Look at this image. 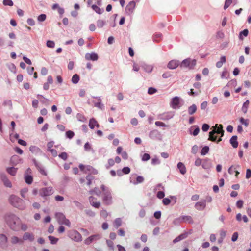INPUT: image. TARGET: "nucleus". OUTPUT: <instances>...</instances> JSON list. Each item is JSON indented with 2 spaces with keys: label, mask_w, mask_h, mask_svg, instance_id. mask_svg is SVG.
I'll use <instances>...</instances> for the list:
<instances>
[{
  "label": "nucleus",
  "mask_w": 251,
  "mask_h": 251,
  "mask_svg": "<svg viewBox=\"0 0 251 251\" xmlns=\"http://www.w3.org/2000/svg\"><path fill=\"white\" fill-rule=\"evenodd\" d=\"M5 222L8 226L13 231H19L20 230L21 220L15 214L7 212L4 216Z\"/></svg>",
  "instance_id": "nucleus-1"
},
{
  "label": "nucleus",
  "mask_w": 251,
  "mask_h": 251,
  "mask_svg": "<svg viewBox=\"0 0 251 251\" xmlns=\"http://www.w3.org/2000/svg\"><path fill=\"white\" fill-rule=\"evenodd\" d=\"M100 188L102 191V201L103 204L106 205H111L112 203V197L110 189L104 185H101Z\"/></svg>",
  "instance_id": "nucleus-2"
},
{
  "label": "nucleus",
  "mask_w": 251,
  "mask_h": 251,
  "mask_svg": "<svg viewBox=\"0 0 251 251\" xmlns=\"http://www.w3.org/2000/svg\"><path fill=\"white\" fill-rule=\"evenodd\" d=\"M9 202L13 206L20 210H24L25 208L23 200L15 195H12L10 196Z\"/></svg>",
  "instance_id": "nucleus-3"
},
{
  "label": "nucleus",
  "mask_w": 251,
  "mask_h": 251,
  "mask_svg": "<svg viewBox=\"0 0 251 251\" xmlns=\"http://www.w3.org/2000/svg\"><path fill=\"white\" fill-rule=\"evenodd\" d=\"M196 64V60L187 58L181 62L180 67L181 68H188L189 69H192Z\"/></svg>",
  "instance_id": "nucleus-4"
},
{
  "label": "nucleus",
  "mask_w": 251,
  "mask_h": 251,
  "mask_svg": "<svg viewBox=\"0 0 251 251\" xmlns=\"http://www.w3.org/2000/svg\"><path fill=\"white\" fill-rule=\"evenodd\" d=\"M68 236L75 242H79L82 240L81 234L76 230H72L68 232Z\"/></svg>",
  "instance_id": "nucleus-5"
},
{
  "label": "nucleus",
  "mask_w": 251,
  "mask_h": 251,
  "mask_svg": "<svg viewBox=\"0 0 251 251\" xmlns=\"http://www.w3.org/2000/svg\"><path fill=\"white\" fill-rule=\"evenodd\" d=\"M53 193V189L51 187L42 188L39 190L40 195L43 197L51 195Z\"/></svg>",
  "instance_id": "nucleus-6"
},
{
  "label": "nucleus",
  "mask_w": 251,
  "mask_h": 251,
  "mask_svg": "<svg viewBox=\"0 0 251 251\" xmlns=\"http://www.w3.org/2000/svg\"><path fill=\"white\" fill-rule=\"evenodd\" d=\"M101 238V236L99 234H94L86 238L84 240V243L86 245H90L91 243L97 241Z\"/></svg>",
  "instance_id": "nucleus-7"
},
{
  "label": "nucleus",
  "mask_w": 251,
  "mask_h": 251,
  "mask_svg": "<svg viewBox=\"0 0 251 251\" xmlns=\"http://www.w3.org/2000/svg\"><path fill=\"white\" fill-rule=\"evenodd\" d=\"M0 246L3 249L8 247V238L4 234H0Z\"/></svg>",
  "instance_id": "nucleus-8"
},
{
  "label": "nucleus",
  "mask_w": 251,
  "mask_h": 251,
  "mask_svg": "<svg viewBox=\"0 0 251 251\" xmlns=\"http://www.w3.org/2000/svg\"><path fill=\"white\" fill-rule=\"evenodd\" d=\"M23 162V159L16 155H13L10 160V164L12 166H16L19 163Z\"/></svg>",
  "instance_id": "nucleus-9"
},
{
  "label": "nucleus",
  "mask_w": 251,
  "mask_h": 251,
  "mask_svg": "<svg viewBox=\"0 0 251 251\" xmlns=\"http://www.w3.org/2000/svg\"><path fill=\"white\" fill-rule=\"evenodd\" d=\"M149 137L153 140H160L162 136L157 130H154L150 132Z\"/></svg>",
  "instance_id": "nucleus-10"
},
{
  "label": "nucleus",
  "mask_w": 251,
  "mask_h": 251,
  "mask_svg": "<svg viewBox=\"0 0 251 251\" xmlns=\"http://www.w3.org/2000/svg\"><path fill=\"white\" fill-rule=\"evenodd\" d=\"M34 235L33 233L28 232H25L23 236V241L28 240L30 242H33L34 240Z\"/></svg>",
  "instance_id": "nucleus-11"
},
{
  "label": "nucleus",
  "mask_w": 251,
  "mask_h": 251,
  "mask_svg": "<svg viewBox=\"0 0 251 251\" xmlns=\"http://www.w3.org/2000/svg\"><path fill=\"white\" fill-rule=\"evenodd\" d=\"M0 178L2 181L4 185L7 187L11 188L12 187V184L9 179L7 178L5 174H2L0 175Z\"/></svg>",
  "instance_id": "nucleus-12"
},
{
  "label": "nucleus",
  "mask_w": 251,
  "mask_h": 251,
  "mask_svg": "<svg viewBox=\"0 0 251 251\" xmlns=\"http://www.w3.org/2000/svg\"><path fill=\"white\" fill-rule=\"evenodd\" d=\"M135 2L134 1L130 2L126 6V12L129 14H131L135 7Z\"/></svg>",
  "instance_id": "nucleus-13"
},
{
  "label": "nucleus",
  "mask_w": 251,
  "mask_h": 251,
  "mask_svg": "<svg viewBox=\"0 0 251 251\" xmlns=\"http://www.w3.org/2000/svg\"><path fill=\"white\" fill-rule=\"evenodd\" d=\"M205 207H206V201L205 200H203L202 201L197 202L195 205V208L198 210H202L205 208Z\"/></svg>",
  "instance_id": "nucleus-14"
},
{
  "label": "nucleus",
  "mask_w": 251,
  "mask_h": 251,
  "mask_svg": "<svg viewBox=\"0 0 251 251\" xmlns=\"http://www.w3.org/2000/svg\"><path fill=\"white\" fill-rule=\"evenodd\" d=\"M85 58L87 60L97 61L98 59V55L94 52L88 53L85 54Z\"/></svg>",
  "instance_id": "nucleus-15"
},
{
  "label": "nucleus",
  "mask_w": 251,
  "mask_h": 251,
  "mask_svg": "<svg viewBox=\"0 0 251 251\" xmlns=\"http://www.w3.org/2000/svg\"><path fill=\"white\" fill-rule=\"evenodd\" d=\"M218 124H216L215 126L213 127L214 129L212 131H215V134H220L221 137L224 136V131L223 129V126L219 125V126L217 127Z\"/></svg>",
  "instance_id": "nucleus-16"
},
{
  "label": "nucleus",
  "mask_w": 251,
  "mask_h": 251,
  "mask_svg": "<svg viewBox=\"0 0 251 251\" xmlns=\"http://www.w3.org/2000/svg\"><path fill=\"white\" fill-rule=\"evenodd\" d=\"M96 199L93 196H90L89 197V201L90 204L94 207L99 208L100 205V202H95V201Z\"/></svg>",
  "instance_id": "nucleus-17"
},
{
  "label": "nucleus",
  "mask_w": 251,
  "mask_h": 251,
  "mask_svg": "<svg viewBox=\"0 0 251 251\" xmlns=\"http://www.w3.org/2000/svg\"><path fill=\"white\" fill-rule=\"evenodd\" d=\"M55 218H56L57 222L59 224H61L62 222L66 219L65 215L61 212H57L55 213Z\"/></svg>",
  "instance_id": "nucleus-18"
},
{
  "label": "nucleus",
  "mask_w": 251,
  "mask_h": 251,
  "mask_svg": "<svg viewBox=\"0 0 251 251\" xmlns=\"http://www.w3.org/2000/svg\"><path fill=\"white\" fill-rule=\"evenodd\" d=\"M182 100L178 97H174V109L179 108L182 104Z\"/></svg>",
  "instance_id": "nucleus-19"
},
{
  "label": "nucleus",
  "mask_w": 251,
  "mask_h": 251,
  "mask_svg": "<svg viewBox=\"0 0 251 251\" xmlns=\"http://www.w3.org/2000/svg\"><path fill=\"white\" fill-rule=\"evenodd\" d=\"M90 173L89 174L97 175L98 173V171L90 165L86 166V170L85 171V173Z\"/></svg>",
  "instance_id": "nucleus-20"
},
{
  "label": "nucleus",
  "mask_w": 251,
  "mask_h": 251,
  "mask_svg": "<svg viewBox=\"0 0 251 251\" xmlns=\"http://www.w3.org/2000/svg\"><path fill=\"white\" fill-rule=\"evenodd\" d=\"M177 169L179 170L180 173L184 175L186 172V169L184 164L181 162H179L177 164Z\"/></svg>",
  "instance_id": "nucleus-21"
},
{
  "label": "nucleus",
  "mask_w": 251,
  "mask_h": 251,
  "mask_svg": "<svg viewBox=\"0 0 251 251\" xmlns=\"http://www.w3.org/2000/svg\"><path fill=\"white\" fill-rule=\"evenodd\" d=\"M89 126L91 129H94L95 126L99 127L98 123L94 118H92L90 120Z\"/></svg>",
  "instance_id": "nucleus-22"
},
{
  "label": "nucleus",
  "mask_w": 251,
  "mask_h": 251,
  "mask_svg": "<svg viewBox=\"0 0 251 251\" xmlns=\"http://www.w3.org/2000/svg\"><path fill=\"white\" fill-rule=\"evenodd\" d=\"M230 143L233 148H237L238 146V142L237 141V136H233L230 139Z\"/></svg>",
  "instance_id": "nucleus-23"
},
{
  "label": "nucleus",
  "mask_w": 251,
  "mask_h": 251,
  "mask_svg": "<svg viewBox=\"0 0 251 251\" xmlns=\"http://www.w3.org/2000/svg\"><path fill=\"white\" fill-rule=\"evenodd\" d=\"M6 171L10 175L15 176L17 173V168L14 167H8L6 169Z\"/></svg>",
  "instance_id": "nucleus-24"
},
{
  "label": "nucleus",
  "mask_w": 251,
  "mask_h": 251,
  "mask_svg": "<svg viewBox=\"0 0 251 251\" xmlns=\"http://www.w3.org/2000/svg\"><path fill=\"white\" fill-rule=\"evenodd\" d=\"M144 181V178L142 176H139L135 178V181L131 180V183L134 185H137L138 183H141L143 182Z\"/></svg>",
  "instance_id": "nucleus-25"
},
{
  "label": "nucleus",
  "mask_w": 251,
  "mask_h": 251,
  "mask_svg": "<svg viewBox=\"0 0 251 251\" xmlns=\"http://www.w3.org/2000/svg\"><path fill=\"white\" fill-rule=\"evenodd\" d=\"M11 242L13 244H16L17 243H23V241L22 239H19L18 237L14 236L11 238Z\"/></svg>",
  "instance_id": "nucleus-26"
},
{
  "label": "nucleus",
  "mask_w": 251,
  "mask_h": 251,
  "mask_svg": "<svg viewBox=\"0 0 251 251\" xmlns=\"http://www.w3.org/2000/svg\"><path fill=\"white\" fill-rule=\"evenodd\" d=\"M240 168L239 165H232L228 169V172L229 174L230 175L233 174V173L235 172L236 170Z\"/></svg>",
  "instance_id": "nucleus-27"
},
{
  "label": "nucleus",
  "mask_w": 251,
  "mask_h": 251,
  "mask_svg": "<svg viewBox=\"0 0 251 251\" xmlns=\"http://www.w3.org/2000/svg\"><path fill=\"white\" fill-rule=\"evenodd\" d=\"M187 237V233L181 234V235H180L179 236H178V237H177L174 240V243L179 242V241H181V240L186 238Z\"/></svg>",
  "instance_id": "nucleus-28"
},
{
  "label": "nucleus",
  "mask_w": 251,
  "mask_h": 251,
  "mask_svg": "<svg viewBox=\"0 0 251 251\" xmlns=\"http://www.w3.org/2000/svg\"><path fill=\"white\" fill-rule=\"evenodd\" d=\"M24 179L25 182L28 184H31L33 182V177L31 175H25Z\"/></svg>",
  "instance_id": "nucleus-29"
},
{
  "label": "nucleus",
  "mask_w": 251,
  "mask_h": 251,
  "mask_svg": "<svg viewBox=\"0 0 251 251\" xmlns=\"http://www.w3.org/2000/svg\"><path fill=\"white\" fill-rule=\"evenodd\" d=\"M226 58L225 56H222L220 58V60L216 63V66L217 68H221L223 63H225Z\"/></svg>",
  "instance_id": "nucleus-30"
},
{
  "label": "nucleus",
  "mask_w": 251,
  "mask_h": 251,
  "mask_svg": "<svg viewBox=\"0 0 251 251\" xmlns=\"http://www.w3.org/2000/svg\"><path fill=\"white\" fill-rule=\"evenodd\" d=\"M217 138V136L215 135V131H210L209 133L208 140L215 142L216 141Z\"/></svg>",
  "instance_id": "nucleus-31"
},
{
  "label": "nucleus",
  "mask_w": 251,
  "mask_h": 251,
  "mask_svg": "<svg viewBox=\"0 0 251 251\" xmlns=\"http://www.w3.org/2000/svg\"><path fill=\"white\" fill-rule=\"evenodd\" d=\"M229 72L227 70L224 69L221 75V77L222 79H228L229 77Z\"/></svg>",
  "instance_id": "nucleus-32"
},
{
  "label": "nucleus",
  "mask_w": 251,
  "mask_h": 251,
  "mask_svg": "<svg viewBox=\"0 0 251 251\" xmlns=\"http://www.w3.org/2000/svg\"><path fill=\"white\" fill-rule=\"evenodd\" d=\"M89 193L90 194H95L98 196H100L101 193V191L98 187H95L93 189L91 190Z\"/></svg>",
  "instance_id": "nucleus-33"
},
{
  "label": "nucleus",
  "mask_w": 251,
  "mask_h": 251,
  "mask_svg": "<svg viewBox=\"0 0 251 251\" xmlns=\"http://www.w3.org/2000/svg\"><path fill=\"white\" fill-rule=\"evenodd\" d=\"M114 226L116 228H118L122 225V220L120 218H116L114 221Z\"/></svg>",
  "instance_id": "nucleus-34"
},
{
  "label": "nucleus",
  "mask_w": 251,
  "mask_h": 251,
  "mask_svg": "<svg viewBox=\"0 0 251 251\" xmlns=\"http://www.w3.org/2000/svg\"><path fill=\"white\" fill-rule=\"evenodd\" d=\"M92 8L93 9V10H94L98 14H101L103 11V9H100V7H99L98 6L96 5H93L92 6Z\"/></svg>",
  "instance_id": "nucleus-35"
},
{
  "label": "nucleus",
  "mask_w": 251,
  "mask_h": 251,
  "mask_svg": "<svg viewBox=\"0 0 251 251\" xmlns=\"http://www.w3.org/2000/svg\"><path fill=\"white\" fill-rule=\"evenodd\" d=\"M48 238H49V240L50 241V243L53 245L56 244L59 240L58 238H56V237L51 236V235L49 236Z\"/></svg>",
  "instance_id": "nucleus-36"
},
{
  "label": "nucleus",
  "mask_w": 251,
  "mask_h": 251,
  "mask_svg": "<svg viewBox=\"0 0 251 251\" xmlns=\"http://www.w3.org/2000/svg\"><path fill=\"white\" fill-rule=\"evenodd\" d=\"M29 151L32 153H37L40 151V149L37 146H31L29 147Z\"/></svg>",
  "instance_id": "nucleus-37"
},
{
  "label": "nucleus",
  "mask_w": 251,
  "mask_h": 251,
  "mask_svg": "<svg viewBox=\"0 0 251 251\" xmlns=\"http://www.w3.org/2000/svg\"><path fill=\"white\" fill-rule=\"evenodd\" d=\"M153 191L154 192H156L159 191H164V187L162 186V184L159 183L156 185Z\"/></svg>",
  "instance_id": "nucleus-38"
},
{
  "label": "nucleus",
  "mask_w": 251,
  "mask_h": 251,
  "mask_svg": "<svg viewBox=\"0 0 251 251\" xmlns=\"http://www.w3.org/2000/svg\"><path fill=\"white\" fill-rule=\"evenodd\" d=\"M86 179L87 180V185L90 186L92 184V181L94 179V177L89 174L86 176Z\"/></svg>",
  "instance_id": "nucleus-39"
},
{
  "label": "nucleus",
  "mask_w": 251,
  "mask_h": 251,
  "mask_svg": "<svg viewBox=\"0 0 251 251\" xmlns=\"http://www.w3.org/2000/svg\"><path fill=\"white\" fill-rule=\"evenodd\" d=\"M79 80V76L77 74L74 75L72 78V81L74 84H76Z\"/></svg>",
  "instance_id": "nucleus-40"
},
{
  "label": "nucleus",
  "mask_w": 251,
  "mask_h": 251,
  "mask_svg": "<svg viewBox=\"0 0 251 251\" xmlns=\"http://www.w3.org/2000/svg\"><path fill=\"white\" fill-rule=\"evenodd\" d=\"M248 29H246L243 30L242 31H241L239 34V39L241 40H243L242 36H244L245 37H246L248 34Z\"/></svg>",
  "instance_id": "nucleus-41"
},
{
  "label": "nucleus",
  "mask_w": 251,
  "mask_h": 251,
  "mask_svg": "<svg viewBox=\"0 0 251 251\" xmlns=\"http://www.w3.org/2000/svg\"><path fill=\"white\" fill-rule=\"evenodd\" d=\"M73 203L75 204V205L80 210H83L84 208V206L82 203L79 202L77 201H74Z\"/></svg>",
  "instance_id": "nucleus-42"
},
{
  "label": "nucleus",
  "mask_w": 251,
  "mask_h": 251,
  "mask_svg": "<svg viewBox=\"0 0 251 251\" xmlns=\"http://www.w3.org/2000/svg\"><path fill=\"white\" fill-rule=\"evenodd\" d=\"M75 135V133L71 130H68L66 132V136L67 138L71 139L73 138Z\"/></svg>",
  "instance_id": "nucleus-43"
},
{
  "label": "nucleus",
  "mask_w": 251,
  "mask_h": 251,
  "mask_svg": "<svg viewBox=\"0 0 251 251\" xmlns=\"http://www.w3.org/2000/svg\"><path fill=\"white\" fill-rule=\"evenodd\" d=\"M114 160L110 158L108 160V164L106 165V169H108L111 166H113L114 165Z\"/></svg>",
  "instance_id": "nucleus-44"
},
{
  "label": "nucleus",
  "mask_w": 251,
  "mask_h": 251,
  "mask_svg": "<svg viewBox=\"0 0 251 251\" xmlns=\"http://www.w3.org/2000/svg\"><path fill=\"white\" fill-rule=\"evenodd\" d=\"M209 150V148L208 146H204L201 149V154L202 155H204L208 152Z\"/></svg>",
  "instance_id": "nucleus-45"
},
{
  "label": "nucleus",
  "mask_w": 251,
  "mask_h": 251,
  "mask_svg": "<svg viewBox=\"0 0 251 251\" xmlns=\"http://www.w3.org/2000/svg\"><path fill=\"white\" fill-rule=\"evenodd\" d=\"M156 196L158 199H161L165 196L164 191H159L155 192Z\"/></svg>",
  "instance_id": "nucleus-46"
},
{
  "label": "nucleus",
  "mask_w": 251,
  "mask_h": 251,
  "mask_svg": "<svg viewBox=\"0 0 251 251\" xmlns=\"http://www.w3.org/2000/svg\"><path fill=\"white\" fill-rule=\"evenodd\" d=\"M58 156L60 158L64 161L66 160L68 157L67 153L65 152H61L58 155Z\"/></svg>",
  "instance_id": "nucleus-47"
},
{
  "label": "nucleus",
  "mask_w": 251,
  "mask_h": 251,
  "mask_svg": "<svg viewBox=\"0 0 251 251\" xmlns=\"http://www.w3.org/2000/svg\"><path fill=\"white\" fill-rule=\"evenodd\" d=\"M77 118L79 121L82 122H84L86 120L84 116L80 113L77 114Z\"/></svg>",
  "instance_id": "nucleus-48"
},
{
  "label": "nucleus",
  "mask_w": 251,
  "mask_h": 251,
  "mask_svg": "<svg viewBox=\"0 0 251 251\" xmlns=\"http://www.w3.org/2000/svg\"><path fill=\"white\" fill-rule=\"evenodd\" d=\"M27 191H28L27 188H25L24 189H22L20 191L21 196L23 198H25V194L27 193Z\"/></svg>",
  "instance_id": "nucleus-49"
},
{
  "label": "nucleus",
  "mask_w": 251,
  "mask_h": 251,
  "mask_svg": "<svg viewBox=\"0 0 251 251\" xmlns=\"http://www.w3.org/2000/svg\"><path fill=\"white\" fill-rule=\"evenodd\" d=\"M183 219L186 221V222H188L189 223H192L193 222V219H192V218L190 216H184L183 217Z\"/></svg>",
  "instance_id": "nucleus-50"
},
{
  "label": "nucleus",
  "mask_w": 251,
  "mask_h": 251,
  "mask_svg": "<svg viewBox=\"0 0 251 251\" xmlns=\"http://www.w3.org/2000/svg\"><path fill=\"white\" fill-rule=\"evenodd\" d=\"M240 120V122L241 124L244 125L245 126H248V125H249V122H248V120L246 119H244L243 118L241 117L239 119Z\"/></svg>",
  "instance_id": "nucleus-51"
},
{
  "label": "nucleus",
  "mask_w": 251,
  "mask_h": 251,
  "mask_svg": "<svg viewBox=\"0 0 251 251\" xmlns=\"http://www.w3.org/2000/svg\"><path fill=\"white\" fill-rule=\"evenodd\" d=\"M46 15L44 14L40 15L37 18L38 21L39 22H43L46 20Z\"/></svg>",
  "instance_id": "nucleus-52"
},
{
  "label": "nucleus",
  "mask_w": 251,
  "mask_h": 251,
  "mask_svg": "<svg viewBox=\"0 0 251 251\" xmlns=\"http://www.w3.org/2000/svg\"><path fill=\"white\" fill-rule=\"evenodd\" d=\"M3 3L4 5L12 6L13 5V2L11 0H4Z\"/></svg>",
  "instance_id": "nucleus-53"
},
{
  "label": "nucleus",
  "mask_w": 251,
  "mask_h": 251,
  "mask_svg": "<svg viewBox=\"0 0 251 251\" xmlns=\"http://www.w3.org/2000/svg\"><path fill=\"white\" fill-rule=\"evenodd\" d=\"M150 159V155L148 153H144L142 156V160L143 161H147Z\"/></svg>",
  "instance_id": "nucleus-54"
},
{
  "label": "nucleus",
  "mask_w": 251,
  "mask_h": 251,
  "mask_svg": "<svg viewBox=\"0 0 251 251\" xmlns=\"http://www.w3.org/2000/svg\"><path fill=\"white\" fill-rule=\"evenodd\" d=\"M157 92V89L153 88V87H150L148 89V93L150 95H152L154 93H155Z\"/></svg>",
  "instance_id": "nucleus-55"
},
{
  "label": "nucleus",
  "mask_w": 251,
  "mask_h": 251,
  "mask_svg": "<svg viewBox=\"0 0 251 251\" xmlns=\"http://www.w3.org/2000/svg\"><path fill=\"white\" fill-rule=\"evenodd\" d=\"M47 46L49 48H54L55 46V43L51 40H48L47 42Z\"/></svg>",
  "instance_id": "nucleus-56"
},
{
  "label": "nucleus",
  "mask_w": 251,
  "mask_h": 251,
  "mask_svg": "<svg viewBox=\"0 0 251 251\" xmlns=\"http://www.w3.org/2000/svg\"><path fill=\"white\" fill-rule=\"evenodd\" d=\"M104 22L102 20H99L97 22V26L101 28L104 25Z\"/></svg>",
  "instance_id": "nucleus-57"
},
{
  "label": "nucleus",
  "mask_w": 251,
  "mask_h": 251,
  "mask_svg": "<svg viewBox=\"0 0 251 251\" xmlns=\"http://www.w3.org/2000/svg\"><path fill=\"white\" fill-rule=\"evenodd\" d=\"M122 170L124 174H128L130 172V169L128 167H125Z\"/></svg>",
  "instance_id": "nucleus-58"
},
{
  "label": "nucleus",
  "mask_w": 251,
  "mask_h": 251,
  "mask_svg": "<svg viewBox=\"0 0 251 251\" xmlns=\"http://www.w3.org/2000/svg\"><path fill=\"white\" fill-rule=\"evenodd\" d=\"M32 161L34 164V165L36 166L37 170L39 169L40 168H41L42 166L41 164L39 163H38L35 159H33Z\"/></svg>",
  "instance_id": "nucleus-59"
},
{
  "label": "nucleus",
  "mask_w": 251,
  "mask_h": 251,
  "mask_svg": "<svg viewBox=\"0 0 251 251\" xmlns=\"http://www.w3.org/2000/svg\"><path fill=\"white\" fill-rule=\"evenodd\" d=\"M32 161L34 164V165L36 166L37 170L39 169L40 168H41L42 166L41 164L39 163H38L35 159H33Z\"/></svg>",
  "instance_id": "nucleus-60"
},
{
  "label": "nucleus",
  "mask_w": 251,
  "mask_h": 251,
  "mask_svg": "<svg viewBox=\"0 0 251 251\" xmlns=\"http://www.w3.org/2000/svg\"><path fill=\"white\" fill-rule=\"evenodd\" d=\"M106 244L107 246L111 249L113 250L114 249V243L113 242L110 240H106Z\"/></svg>",
  "instance_id": "nucleus-61"
},
{
  "label": "nucleus",
  "mask_w": 251,
  "mask_h": 251,
  "mask_svg": "<svg viewBox=\"0 0 251 251\" xmlns=\"http://www.w3.org/2000/svg\"><path fill=\"white\" fill-rule=\"evenodd\" d=\"M27 225L25 224H23L21 222V225H20V229L23 231H26L27 229Z\"/></svg>",
  "instance_id": "nucleus-62"
},
{
  "label": "nucleus",
  "mask_w": 251,
  "mask_h": 251,
  "mask_svg": "<svg viewBox=\"0 0 251 251\" xmlns=\"http://www.w3.org/2000/svg\"><path fill=\"white\" fill-rule=\"evenodd\" d=\"M162 202L164 205H167L170 203L171 200L169 198H166L163 199V200L162 201Z\"/></svg>",
  "instance_id": "nucleus-63"
},
{
  "label": "nucleus",
  "mask_w": 251,
  "mask_h": 251,
  "mask_svg": "<svg viewBox=\"0 0 251 251\" xmlns=\"http://www.w3.org/2000/svg\"><path fill=\"white\" fill-rule=\"evenodd\" d=\"M160 162V160L157 158H152L151 160V164L154 165L159 164Z\"/></svg>",
  "instance_id": "nucleus-64"
}]
</instances>
